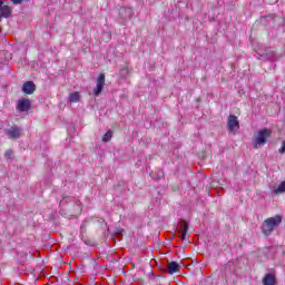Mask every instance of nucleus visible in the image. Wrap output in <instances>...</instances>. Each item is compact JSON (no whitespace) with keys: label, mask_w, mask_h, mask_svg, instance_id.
Instances as JSON below:
<instances>
[{"label":"nucleus","mask_w":285,"mask_h":285,"mask_svg":"<svg viewBox=\"0 0 285 285\" xmlns=\"http://www.w3.org/2000/svg\"><path fill=\"white\" fill-rule=\"evenodd\" d=\"M282 224V216L276 215L274 217H269L264 220L262 226V233L265 234L266 237L275 230V228H279V225Z\"/></svg>","instance_id":"obj_1"},{"label":"nucleus","mask_w":285,"mask_h":285,"mask_svg":"<svg viewBox=\"0 0 285 285\" xmlns=\"http://www.w3.org/2000/svg\"><path fill=\"white\" fill-rule=\"evenodd\" d=\"M271 135H273V130L268 128H263L257 131V134L254 136V148H262V146H266V141L268 138H271Z\"/></svg>","instance_id":"obj_2"},{"label":"nucleus","mask_w":285,"mask_h":285,"mask_svg":"<svg viewBox=\"0 0 285 285\" xmlns=\"http://www.w3.org/2000/svg\"><path fill=\"white\" fill-rule=\"evenodd\" d=\"M227 128L229 132H233L234 135L237 134V130H239V120L237 119V116L230 115L227 119Z\"/></svg>","instance_id":"obj_3"},{"label":"nucleus","mask_w":285,"mask_h":285,"mask_svg":"<svg viewBox=\"0 0 285 285\" xmlns=\"http://www.w3.org/2000/svg\"><path fill=\"white\" fill-rule=\"evenodd\" d=\"M104 86H106V75L100 73L97 79L96 88L94 89L95 97H99L104 91Z\"/></svg>","instance_id":"obj_4"},{"label":"nucleus","mask_w":285,"mask_h":285,"mask_svg":"<svg viewBox=\"0 0 285 285\" xmlns=\"http://www.w3.org/2000/svg\"><path fill=\"white\" fill-rule=\"evenodd\" d=\"M6 135L9 139H19L21 137V128L12 126L6 130Z\"/></svg>","instance_id":"obj_5"},{"label":"nucleus","mask_w":285,"mask_h":285,"mask_svg":"<svg viewBox=\"0 0 285 285\" xmlns=\"http://www.w3.org/2000/svg\"><path fill=\"white\" fill-rule=\"evenodd\" d=\"M17 108L20 112H28V110H30V100L26 98H21L18 101Z\"/></svg>","instance_id":"obj_6"},{"label":"nucleus","mask_w":285,"mask_h":285,"mask_svg":"<svg viewBox=\"0 0 285 285\" xmlns=\"http://www.w3.org/2000/svg\"><path fill=\"white\" fill-rule=\"evenodd\" d=\"M181 268L180 264H177V262L171 261L167 263V271L169 275H175V273H179V269Z\"/></svg>","instance_id":"obj_7"},{"label":"nucleus","mask_w":285,"mask_h":285,"mask_svg":"<svg viewBox=\"0 0 285 285\" xmlns=\"http://www.w3.org/2000/svg\"><path fill=\"white\" fill-rule=\"evenodd\" d=\"M35 90H36V87H35V82H32V81H27L22 86V91L26 95H32L35 92Z\"/></svg>","instance_id":"obj_8"},{"label":"nucleus","mask_w":285,"mask_h":285,"mask_svg":"<svg viewBox=\"0 0 285 285\" xmlns=\"http://www.w3.org/2000/svg\"><path fill=\"white\" fill-rule=\"evenodd\" d=\"M179 233L181 234L180 239L184 242V239H186V237L188 235V222L183 220Z\"/></svg>","instance_id":"obj_9"},{"label":"nucleus","mask_w":285,"mask_h":285,"mask_svg":"<svg viewBox=\"0 0 285 285\" xmlns=\"http://www.w3.org/2000/svg\"><path fill=\"white\" fill-rule=\"evenodd\" d=\"M70 104H79L81 101V94L79 91H73L69 95Z\"/></svg>","instance_id":"obj_10"},{"label":"nucleus","mask_w":285,"mask_h":285,"mask_svg":"<svg viewBox=\"0 0 285 285\" xmlns=\"http://www.w3.org/2000/svg\"><path fill=\"white\" fill-rule=\"evenodd\" d=\"M273 195H283L285 193V180L282 181L277 187H273Z\"/></svg>","instance_id":"obj_11"},{"label":"nucleus","mask_w":285,"mask_h":285,"mask_svg":"<svg viewBox=\"0 0 285 285\" xmlns=\"http://www.w3.org/2000/svg\"><path fill=\"white\" fill-rule=\"evenodd\" d=\"M275 275L273 274H266L264 279H263V285H275Z\"/></svg>","instance_id":"obj_12"},{"label":"nucleus","mask_w":285,"mask_h":285,"mask_svg":"<svg viewBox=\"0 0 285 285\" xmlns=\"http://www.w3.org/2000/svg\"><path fill=\"white\" fill-rule=\"evenodd\" d=\"M110 139H112V130H108V131L104 135L102 141H105V144H106V142L110 141Z\"/></svg>","instance_id":"obj_13"},{"label":"nucleus","mask_w":285,"mask_h":285,"mask_svg":"<svg viewBox=\"0 0 285 285\" xmlns=\"http://www.w3.org/2000/svg\"><path fill=\"white\" fill-rule=\"evenodd\" d=\"M12 157H13V153H12V150H7L6 151V154H4V158L8 160V159H12Z\"/></svg>","instance_id":"obj_14"},{"label":"nucleus","mask_w":285,"mask_h":285,"mask_svg":"<svg viewBox=\"0 0 285 285\" xmlns=\"http://www.w3.org/2000/svg\"><path fill=\"white\" fill-rule=\"evenodd\" d=\"M278 153H279L281 155H284V153H285V140L282 142V146H281V148L278 149Z\"/></svg>","instance_id":"obj_15"},{"label":"nucleus","mask_w":285,"mask_h":285,"mask_svg":"<svg viewBox=\"0 0 285 285\" xmlns=\"http://www.w3.org/2000/svg\"><path fill=\"white\" fill-rule=\"evenodd\" d=\"M11 2H12L14 6H19V3H22L23 0H11Z\"/></svg>","instance_id":"obj_16"},{"label":"nucleus","mask_w":285,"mask_h":285,"mask_svg":"<svg viewBox=\"0 0 285 285\" xmlns=\"http://www.w3.org/2000/svg\"><path fill=\"white\" fill-rule=\"evenodd\" d=\"M65 200H61L60 204H63Z\"/></svg>","instance_id":"obj_17"}]
</instances>
